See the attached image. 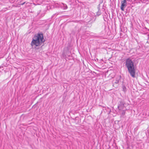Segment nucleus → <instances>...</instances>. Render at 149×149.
<instances>
[{
	"mask_svg": "<svg viewBox=\"0 0 149 149\" xmlns=\"http://www.w3.org/2000/svg\"><path fill=\"white\" fill-rule=\"evenodd\" d=\"M25 3V2H24V3H22L21 4V5H24V4Z\"/></svg>",
	"mask_w": 149,
	"mask_h": 149,
	"instance_id": "8",
	"label": "nucleus"
},
{
	"mask_svg": "<svg viewBox=\"0 0 149 149\" xmlns=\"http://www.w3.org/2000/svg\"><path fill=\"white\" fill-rule=\"evenodd\" d=\"M127 0H123V1H122L121 2V3H127Z\"/></svg>",
	"mask_w": 149,
	"mask_h": 149,
	"instance_id": "7",
	"label": "nucleus"
},
{
	"mask_svg": "<svg viewBox=\"0 0 149 149\" xmlns=\"http://www.w3.org/2000/svg\"><path fill=\"white\" fill-rule=\"evenodd\" d=\"M124 106V104L121 102L118 106V108L119 110H122L123 109Z\"/></svg>",
	"mask_w": 149,
	"mask_h": 149,
	"instance_id": "5",
	"label": "nucleus"
},
{
	"mask_svg": "<svg viewBox=\"0 0 149 149\" xmlns=\"http://www.w3.org/2000/svg\"><path fill=\"white\" fill-rule=\"evenodd\" d=\"M120 79V76H117L115 77V79L113 81V86L115 87H117L118 86V83Z\"/></svg>",
	"mask_w": 149,
	"mask_h": 149,
	"instance_id": "3",
	"label": "nucleus"
},
{
	"mask_svg": "<svg viewBox=\"0 0 149 149\" xmlns=\"http://www.w3.org/2000/svg\"><path fill=\"white\" fill-rule=\"evenodd\" d=\"M121 3V5L120 6V8L122 11H124V10L125 8L127 6V3Z\"/></svg>",
	"mask_w": 149,
	"mask_h": 149,
	"instance_id": "4",
	"label": "nucleus"
},
{
	"mask_svg": "<svg viewBox=\"0 0 149 149\" xmlns=\"http://www.w3.org/2000/svg\"><path fill=\"white\" fill-rule=\"evenodd\" d=\"M43 36L42 34H38L35 35L33 38L31 43L32 48L38 49L40 46L44 42Z\"/></svg>",
	"mask_w": 149,
	"mask_h": 149,
	"instance_id": "1",
	"label": "nucleus"
},
{
	"mask_svg": "<svg viewBox=\"0 0 149 149\" xmlns=\"http://www.w3.org/2000/svg\"><path fill=\"white\" fill-rule=\"evenodd\" d=\"M125 66L130 75L133 78H135L136 69L132 61L130 58L127 59L125 61Z\"/></svg>",
	"mask_w": 149,
	"mask_h": 149,
	"instance_id": "2",
	"label": "nucleus"
},
{
	"mask_svg": "<svg viewBox=\"0 0 149 149\" xmlns=\"http://www.w3.org/2000/svg\"><path fill=\"white\" fill-rule=\"evenodd\" d=\"M123 90L124 91H126V87L125 86H123Z\"/></svg>",
	"mask_w": 149,
	"mask_h": 149,
	"instance_id": "6",
	"label": "nucleus"
}]
</instances>
